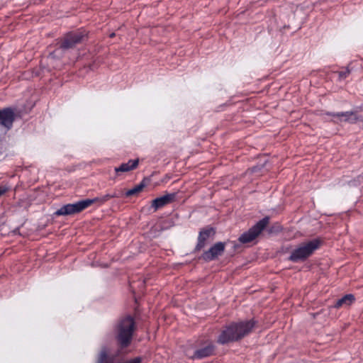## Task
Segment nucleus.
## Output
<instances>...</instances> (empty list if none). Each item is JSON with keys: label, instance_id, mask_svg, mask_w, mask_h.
I'll use <instances>...</instances> for the list:
<instances>
[{"label": "nucleus", "instance_id": "obj_13", "mask_svg": "<svg viewBox=\"0 0 363 363\" xmlns=\"http://www.w3.org/2000/svg\"><path fill=\"white\" fill-rule=\"evenodd\" d=\"M332 115L338 118L340 121H345L354 123L358 120V118L356 117L352 112H342L333 113Z\"/></svg>", "mask_w": 363, "mask_h": 363}, {"label": "nucleus", "instance_id": "obj_19", "mask_svg": "<svg viewBox=\"0 0 363 363\" xmlns=\"http://www.w3.org/2000/svg\"><path fill=\"white\" fill-rule=\"evenodd\" d=\"M348 73H349L348 72H340V77H342V78H345V77H347Z\"/></svg>", "mask_w": 363, "mask_h": 363}, {"label": "nucleus", "instance_id": "obj_14", "mask_svg": "<svg viewBox=\"0 0 363 363\" xmlns=\"http://www.w3.org/2000/svg\"><path fill=\"white\" fill-rule=\"evenodd\" d=\"M354 301V296L352 294H347L342 298L339 299L335 305V308H340L343 306H350Z\"/></svg>", "mask_w": 363, "mask_h": 363}, {"label": "nucleus", "instance_id": "obj_15", "mask_svg": "<svg viewBox=\"0 0 363 363\" xmlns=\"http://www.w3.org/2000/svg\"><path fill=\"white\" fill-rule=\"evenodd\" d=\"M144 186H145L144 184H140L138 186H135L134 188L128 190L125 193V194L127 196H130L137 194L140 193L143 189Z\"/></svg>", "mask_w": 363, "mask_h": 363}, {"label": "nucleus", "instance_id": "obj_2", "mask_svg": "<svg viewBox=\"0 0 363 363\" xmlns=\"http://www.w3.org/2000/svg\"><path fill=\"white\" fill-rule=\"evenodd\" d=\"M118 197L116 194H107L101 197H96L92 199H86L78 201L75 203H69L63 206L55 212L57 216H67L77 213L94 203L101 205L112 198Z\"/></svg>", "mask_w": 363, "mask_h": 363}, {"label": "nucleus", "instance_id": "obj_6", "mask_svg": "<svg viewBox=\"0 0 363 363\" xmlns=\"http://www.w3.org/2000/svg\"><path fill=\"white\" fill-rule=\"evenodd\" d=\"M225 247V242H218L213 245L209 250L205 251L202 255V258L206 261L213 260L223 253Z\"/></svg>", "mask_w": 363, "mask_h": 363}, {"label": "nucleus", "instance_id": "obj_18", "mask_svg": "<svg viewBox=\"0 0 363 363\" xmlns=\"http://www.w3.org/2000/svg\"><path fill=\"white\" fill-rule=\"evenodd\" d=\"M141 362V359L140 357H136V358H134L125 363H140Z\"/></svg>", "mask_w": 363, "mask_h": 363}, {"label": "nucleus", "instance_id": "obj_1", "mask_svg": "<svg viewBox=\"0 0 363 363\" xmlns=\"http://www.w3.org/2000/svg\"><path fill=\"white\" fill-rule=\"evenodd\" d=\"M255 324L253 320L232 323L222 331L218 341L221 344L238 341L249 334Z\"/></svg>", "mask_w": 363, "mask_h": 363}, {"label": "nucleus", "instance_id": "obj_9", "mask_svg": "<svg viewBox=\"0 0 363 363\" xmlns=\"http://www.w3.org/2000/svg\"><path fill=\"white\" fill-rule=\"evenodd\" d=\"M175 199L174 194H166L161 197L157 198L152 201V207L155 210H157L160 208L164 206L167 204L172 203Z\"/></svg>", "mask_w": 363, "mask_h": 363}, {"label": "nucleus", "instance_id": "obj_3", "mask_svg": "<svg viewBox=\"0 0 363 363\" xmlns=\"http://www.w3.org/2000/svg\"><path fill=\"white\" fill-rule=\"evenodd\" d=\"M135 328L134 319L127 315L122 318L116 326V338L122 347H127L131 341Z\"/></svg>", "mask_w": 363, "mask_h": 363}, {"label": "nucleus", "instance_id": "obj_17", "mask_svg": "<svg viewBox=\"0 0 363 363\" xmlns=\"http://www.w3.org/2000/svg\"><path fill=\"white\" fill-rule=\"evenodd\" d=\"M9 188L5 185L0 186V197L4 195L8 191Z\"/></svg>", "mask_w": 363, "mask_h": 363}, {"label": "nucleus", "instance_id": "obj_11", "mask_svg": "<svg viewBox=\"0 0 363 363\" xmlns=\"http://www.w3.org/2000/svg\"><path fill=\"white\" fill-rule=\"evenodd\" d=\"M215 233L213 228H207L202 230L199 236L198 244L196 245L197 250H201L206 245V240Z\"/></svg>", "mask_w": 363, "mask_h": 363}, {"label": "nucleus", "instance_id": "obj_10", "mask_svg": "<svg viewBox=\"0 0 363 363\" xmlns=\"http://www.w3.org/2000/svg\"><path fill=\"white\" fill-rule=\"evenodd\" d=\"M214 351V346L211 342H206L205 346L196 350L191 357L192 358L201 359L211 355Z\"/></svg>", "mask_w": 363, "mask_h": 363}, {"label": "nucleus", "instance_id": "obj_16", "mask_svg": "<svg viewBox=\"0 0 363 363\" xmlns=\"http://www.w3.org/2000/svg\"><path fill=\"white\" fill-rule=\"evenodd\" d=\"M98 363H111L108 358V352L106 349H103L99 354Z\"/></svg>", "mask_w": 363, "mask_h": 363}, {"label": "nucleus", "instance_id": "obj_4", "mask_svg": "<svg viewBox=\"0 0 363 363\" xmlns=\"http://www.w3.org/2000/svg\"><path fill=\"white\" fill-rule=\"evenodd\" d=\"M321 240L313 239L301 243L292 251L289 259L293 262L302 261L310 257L321 245Z\"/></svg>", "mask_w": 363, "mask_h": 363}, {"label": "nucleus", "instance_id": "obj_8", "mask_svg": "<svg viewBox=\"0 0 363 363\" xmlns=\"http://www.w3.org/2000/svg\"><path fill=\"white\" fill-rule=\"evenodd\" d=\"M14 121V113L10 108L0 111V124L7 129H10Z\"/></svg>", "mask_w": 363, "mask_h": 363}, {"label": "nucleus", "instance_id": "obj_5", "mask_svg": "<svg viewBox=\"0 0 363 363\" xmlns=\"http://www.w3.org/2000/svg\"><path fill=\"white\" fill-rule=\"evenodd\" d=\"M268 223L269 218H264L252 227L247 232L242 234L239 238V241L242 243H247L252 241L259 235Z\"/></svg>", "mask_w": 363, "mask_h": 363}, {"label": "nucleus", "instance_id": "obj_7", "mask_svg": "<svg viewBox=\"0 0 363 363\" xmlns=\"http://www.w3.org/2000/svg\"><path fill=\"white\" fill-rule=\"evenodd\" d=\"M84 38L81 33H73L67 35L62 40L60 45L62 49H69L73 48L76 44L79 43Z\"/></svg>", "mask_w": 363, "mask_h": 363}, {"label": "nucleus", "instance_id": "obj_12", "mask_svg": "<svg viewBox=\"0 0 363 363\" xmlns=\"http://www.w3.org/2000/svg\"><path fill=\"white\" fill-rule=\"evenodd\" d=\"M139 160H130L126 163L121 164L118 167L115 168V172L116 173L119 172H127L135 169L138 165Z\"/></svg>", "mask_w": 363, "mask_h": 363}]
</instances>
